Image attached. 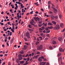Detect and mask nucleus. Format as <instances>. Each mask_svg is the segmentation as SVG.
Segmentation results:
<instances>
[{
	"label": "nucleus",
	"mask_w": 65,
	"mask_h": 65,
	"mask_svg": "<svg viewBox=\"0 0 65 65\" xmlns=\"http://www.w3.org/2000/svg\"><path fill=\"white\" fill-rule=\"evenodd\" d=\"M60 28V25L59 24H57L55 26V27H54L53 29L54 30H57L59 29Z\"/></svg>",
	"instance_id": "nucleus-1"
},
{
	"label": "nucleus",
	"mask_w": 65,
	"mask_h": 65,
	"mask_svg": "<svg viewBox=\"0 0 65 65\" xmlns=\"http://www.w3.org/2000/svg\"><path fill=\"white\" fill-rule=\"evenodd\" d=\"M37 50H40L42 49L43 47L42 45H40L39 47H38V46H37Z\"/></svg>",
	"instance_id": "nucleus-2"
},
{
	"label": "nucleus",
	"mask_w": 65,
	"mask_h": 65,
	"mask_svg": "<svg viewBox=\"0 0 65 65\" xmlns=\"http://www.w3.org/2000/svg\"><path fill=\"white\" fill-rule=\"evenodd\" d=\"M22 55L21 54L19 55H18V57H19V61H20V60H22V59H23V57H22Z\"/></svg>",
	"instance_id": "nucleus-3"
},
{
	"label": "nucleus",
	"mask_w": 65,
	"mask_h": 65,
	"mask_svg": "<svg viewBox=\"0 0 65 65\" xmlns=\"http://www.w3.org/2000/svg\"><path fill=\"white\" fill-rule=\"evenodd\" d=\"M34 19L36 22H37V20H38L39 21V20H40V18H38V17H37V18L35 17L34 18Z\"/></svg>",
	"instance_id": "nucleus-4"
},
{
	"label": "nucleus",
	"mask_w": 65,
	"mask_h": 65,
	"mask_svg": "<svg viewBox=\"0 0 65 65\" xmlns=\"http://www.w3.org/2000/svg\"><path fill=\"white\" fill-rule=\"evenodd\" d=\"M26 36L27 37V38H30L29 35V33L28 32L26 33Z\"/></svg>",
	"instance_id": "nucleus-5"
},
{
	"label": "nucleus",
	"mask_w": 65,
	"mask_h": 65,
	"mask_svg": "<svg viewBox=\"0 0 65 65\" xmlns=\"http://www.w3.org/2000/svg\"><path fill=\"white\" fill-rule=\"evenodd\" d=\"M46 63V62H42L41 63H40V65H45V64Z\"/></svg>",
	"instance_id": "nucleus-6"
},
{
	"label": "nucleus",
	"mask_w": 65,
	"mask_h": 65,
	"mask_svg": "<svg viewBox=\"0 0 65 65\" xmlns=\"http://www.w3.org/2000/svg\"><path fill=\"white\" fill-rule=\"evenodd\" d=\"M60 27H61V28H63V27H64V24L62 23L60 24Z\"/></svg>",
	"instance_id": "nucleus-7"
},
{
	"label": "nucleus",
	"mask_w": 65,
	"mask_h": 65,
	"mask_svg": "<svg viewBox=\"0 0 65 65\" xmlns=\"http://www.w3.org/2000/svg\"><path fill=\"white\" fill-rule=\"evenodd\" d=\"M62 58L61 57H60L58 59V62H59L60 60H61V61H62Z\"/></svg>",
	"instance_id": "nucleus-8"
},
{
	"label": "nucleus",
	"mask_w": 65,
	"mask_h": 65,
	"mask_svg": "<svg viewBox=\"0 0 65 65\" xmlns=\"http://www.w3.org/2000/svg\"><path fill=\"white\" fill-rule=\"evenodd\" d=\"M52 23H53V24H54V25H56V22L54 21H52Z\"/></svg>",
	"instance_id": "nucleus-9"
},
{
	"label": "nucleus",
	"mask_w": 65,
	"mask_h": 65,
	"mask_svg": "<svg viewBox=\"0 0 65 65\" xmlns=\"http://www.w3.org/2000/svg\"><path fill=\"white\" fill-rule=\"evenodd\" d=\"M38 60L39 62H42V59L40 57L39 58Z\"/></svg>",
	"instance_id": "nucleus-10"
},
{
	"label": "nucleus",
	"mask_w": 65,
	"mask_h": 65,
	"mask_svg": "<svg viewBox=\"0 0 65 65\" xmlns=\"http://www.w3.org/2000/svg\"><path fill=\"white\" fill-rule=\"evenodd\" d=\"M20 54H24V51L22 50L20 51Z\"/></svg>",
	"instance_id": "nucleus-11"
},
{
	"label": "nucleus",
	"mask_w": 65,
	"mask_h": 65,
	"mask_svg": "<svg viewBox=\"0 0 65 65\" xmlns=\"http://www.w3.org/2000/svg\"><path fill=\"white\" fill-rule=\"evenodd\" d=\"M24 48H24V50H25V49L26 50V49L27 48V46L26 45H25L24 46Z\"/></svg>",
	"instance_id": "nucleus-12"
},
{
	"label": "nucleus",
	"mask_w": 65,
	"mask_h": 65,
	"mask_svg": "<svg viewBox=\"0 0 65 65\" xmlns=\"http://www.w3.org/2000/svg\"><path fill=\"white\" fill-rule=\"evenodd\" d=\"M48 25L52 26V25H53V24L51 22H48Z\"/></svg>",
	"instance_id": "nucleus-13"
},
{
	"label": "nucleus",
	"mask_w": 65,
	"mask_h": 65,
	"mask_svg": "<svg viewBox=\"0 0 65 65\" xmlns=\"http://www.w3.org/2000/svg\"><path fill=\"white\" fill-rule=\"evenodd\" d=\"M58 40H59V41H61L62 40V38H59L58 39Z\"/></svg>",
	"instance_id": "nucleus-14"
},
{
	"label": "nucleus",
	"mask_w": 65,
	"mask_h": 65,
	"mask_svg": "<svg viewBox=\"0 0 65 65\" xmlns=\"http://www.w3.org/2000/svg\"><path fill=\"white\" fill-rule=\"evenodd\" d=\"M34 20L32 19L31 21L30 22V23H34Z\"/></svg>",
	"instance_id": "nucleus-15"
},
{
	"label": "nucleus",
	"mask_w": 65,
	"mask_h": 65,
	"mask_svg": "<svg viewBox=\"0 0 65 65\" xmlns=\"http://www.w3.org/2000/svg\"><path fill=\"white\" fill-rule=\"evenodd\" d=\"M59 50L60 52H62V48H60L59 49Z\"/></svg>",
	"instance_id": "nucleus-16"
},
{
	"label": "nucleus",
	"mask_w": 65,
	"mask_h": 65,
	"mask_svg": "<svg viewBox=\"0 0 65 65\" xmlns=\"http://www.w3.org/2000/svg\"><path fill=\"white\" fill-rule=\"evenodd\" d=\"M13 40H14V39H12L11 41V43H13Z\"/></svg>",
	"instance_id": "nucleus-17"
},
{
	"label": "nucleus",
	"mask_w": 65,
	"mask_h": 65,
	"mask_svg": "<svg viewBox=\"0 0 65 65\" xmlns=\"http://www.w3.org/2000/svg\"><path fill=\"white\" fill-rule=\"evenodd\" d=\"M48 28H49V29H53V26H51V27H48Z\"/></svg>",
	"instance_id": "nucleus-18"
},
{
	"label": "nucleus",
	"mask_w": 65,
	"mask_h": 65,
	"mask_svg": "<svg viewBox=\"0 0 65 65\" xmlns=\"http://www.w3.org/2000/svg\"><path fill=\"white\" fill-rule=\"evenodd\" d=\"M24 63V61H20V64H23Z\"/></svg>",
	"instance_id": "nucleus-19"
},
{
	"label": "nucleus",
	"mask_w": 65,
	"mask_h": 65,
	"mask_svg": "<svg viewBox=\"0 0 65 65\" xmlns=\"http://www.w3.org/2000/svg\"><path fill=\"white\" fill-rule=\"evenodd\" d=\"M53 43L55 44L56 43V42L55 41H54L53 42Z\"/></svg>",
	"instance_id": "nucleus-20"
},
{
	"label": "nucleus",
	"mask_w": 65,
	"mask_h": 65,
	"mask_svg": "<svg viewBox=\"0 0 65 65\" xmlns=\"http://www.w3.org/2000/svg\"><path fill=\"white\" fill-rule=\"evenodd\" d=\"M28 27L30 28H32V25L30 24H29L28 25Z\"/></svg>",
	"instance_id": "nucleus-21"
},
{
	"label": "nucleus",
	"mask_w": 65,
	"mask_h": 65,
	"mask_svg": "<svg viewBox=\"0 0 65 65\" xmlns=\"http://www.w3.org/2000/svg\"><path fill=\"white\" fill-rule=\"evenodd\" d=\"M24 39L25 41H28V39L26 38L25 37L24 38Z\"/></svg>",
	"instance_id": "nucleus-22"
},
{
	"label": "nucleus",
	"mask_w": 65,
	"mask_h": 65,
	"mask_svg": "<svg viewBox=\"0 0 65 65\" xmlns=\"http://www.w3.org/2000/svg\"><path fill=\"white\" fill-rule=\"evenodd\" d=\"M40 58H41V59H44V57L43 56H41Z\"/></svg>",
	"instance_id": "nucleus-23"
},
{
	"label": "nucleus",
	"mask_w": 65,
	"mask_h": 65,
	"mask_svg": "<svg viewBox=\"0 0 65 65\" xmlns=\"http://www.w3.org/2000/svg\"><path fill=\"white\" fill-rule=\"evenodd\" d=\"M50 30H48V31H46V33H49L50 32Z\"/></svg>",
	"instance_id": "nucleus-24"
},
{
	"label": "nucleus",
	"mask_w": 65,
	"mask_h": 65,
	"mask_svg": "<svg viewBox=\"0 0 65 65\" xmlns=\"http://www.w3.org/2000/svg\"><path fill=\"white\" fill-rule=\"evenodd\" d=\"M54 18V16L53 15H52L51 17L52 19H53Z\"/></svg>",
	"instance_id": "nucleus-25"
},
{
	"label": "nucleus",
	"mask_w": 65,
	"mask_h": 65,
	"mask_svg": "<svg viewBox=\"0 0 65 65\" xmlns=\"http://www.w3.org/2000/svg\"><path fill=\"white\" fill-rule=\"evenodd\" d=\"M61 55V53H59L58 54V57H60V56Z\"/></svg>",
	"instance_id": "nucleus-26"
},
{
	"label": "nucleus",
	"mask_w": 65,
	"mask_h": 65,
	"mask_svg": "<svg viewBox=\"0 0 65 65\" xmlns=\"http://www.w3.org/2000/svg\"><path fill=\"white\" fill-rule=\"evenodd\" d=\"M39 42L37 41L36 43V45H37V44H39Z\"/></svg>",
	"instance_id": "nucleus-27"
},
{
	"label": "nucleus",
	"mask_w": 65,
	"mask_h": 65,
	"mask_svg": "<svg viewBox=\"0 0 65 65\" xmlns=\"http://www.w3.org/2000/svg\"><path fill=\"white\" fill-rule=\"evenodd\" d=\"M51 4V1H49L48 2V5H50Z\"/></svg>",
	"instance_id": "nucleus-28"
},
{
	"label": "nucleus",
	"mask_w": 65,
	"mask_h": 65,
	"mask_svg": "<svg viewBox=\"0 0 65 65\" xmlns=\"http://www.w3.org/2000/svg\"><path fill=\"white\" fill-rule=\"evenodd\" d=\"M45 35L44 34V35H43L42 36V37H44V38H43V39H44V38H45Z\"/></svg>",
	"instance_id": "nucleus-29"
},
{
	"label": "nucleus",
	"mask_w": 65,
	"mask_h": 65,
	"mask_svg": "<svg viewBox=\"0 0 65 65\" xmlns=\"http://www.w3.org/2000/svg\"><path fill=\"white\" fill-rule=\"evenodd\" d=\"M50 8H51V6L50 5H48V8L49 9H50Z\"/></svg>",
	"instance_id": "nucleus-30"
},
{
	"label": "nucleus",
	"mask_w": 65,
	"mask_h": 65,
	"mask_svg": "<svg viewBox=\"0 0 65 65\" xmlns=\"http://www.w3.org/2000/svg\"><path fill=\"white\" fill-rule=\"evenodd\" d=\"M28 30L29 31H33V30L30 29H28Z\"/></svg>",
	"instance_id": "nucleus-31"
},
{
	"label": "nucleus",
	"mask_w": 65,
	"mask_h": 65,
	"mask_svg": "<svg viewBox=\"0 0 65 65\" xmlns=\"http://www.w3.org/2000/svg\"><path fill=\"white\" fill-rule=\"evenodd\" d=\"M11 30L12 32H14V30H13V29H12V28L11 29Z\"/></svg>",
	"instance_id": "nucleus-32"
},
{
	"label": "nucleus",
	"mask_w": 65,
	"mask_h": 65,
	"mask_svg": "<svg viewBox=\"0 0 65 65\" xmlns=\"http://www.w3.org/2000/svg\"><path fill=\"white\" fill-rule=\"evenodd\" d=\"M58 17L57 16H56L54 17V18L55 19H58Z\"/></svg>",
	"instance_id": "nucleus-33"
},
{
	"label": "nucleus",
	"mask_w": 65,
	"mask_h": 65,
	"mask_svg": "<svg viewBox=\"0 0 65 65\" xmlns=\"http://www.w3.org/2000/svg\"><path fill=\"white\" fill-rule=\"evenodd\" d=\"M59 17L60 19H62V15H59Z\"/></svg>",
	"instance_id": "nucleus-34"
},
{
	"label": "nucleus",
	"mask_w": 65,
	"mask_h": 65,
	"mask_svg": "<svg viewBox=\"0 0 65 65\" xmlns=\"http://www.w3.org/2000/svg\"><path fill=\"white\" fill-rule=\"evenodd\" d=\"M42 24H39V25L38 26L39 27H41V26H42Z\"/></svg>",
	"instance_id": "nucleus-35"
},
{
	"label": "nucleus",
	"mask_w": 65,
	"mask_h": 65,
	"mask_svg": "<svg viewBox=\"0 0 65 65\" xmlns=\"http://www.w3.org/2000/svg\"><path fill=\"white\" fill-rule=\"evenodd\" d=\"M54 10L55 13H57V10L56 9H55Z\"/></svg>",
	"instance_id": "nucleus-36"
},
{
	"label": "nucleus",
	"mask_w": 65,
	"mask_h": 65,
	"mask_svg": "<svg viewBox=\"0 0 65 65\" xmlns=\"http://www.w3.org/2000/svg\"><path fill=\"white\" fill-rule=\"evenodd\" d=\"M5 26H6V28H7V27H8V25H7V24H6L5 25Z\"/></svg>",
	"instance_id": "nucleus-37"
},
{
	"label": "nucleus",
	"mask_w": 65,
	"mask_h": 65,
	"mask_svg": "<svg viewBox=\"0 0 65 65\" xmlns=\"http://www.w3.org/2000/svg\"><path fill=\"white\" fill-rule=\"evenodd\" d=\"M39 56V55H37L36 56H35V58H36V59H37V57H38Z\"/></svg>",
	"instance_id": "nucleus-38"
},
{
	"label": "nucleus",
	"mask_w": 65,
	"mask_h": 65,
	"mask_svg": "<svg viewBox=\"0 0 65 65\" xmlns=\"http://www.w3.org/2000/svg\"><path fill=\"white\" fill-rule=\"evenodd\" d=\"M37 55L39 54H40V52H37Z\"/></svg>",
	"instance_id": "nucleus-39"
},
{
	"label": "nucleus",
	"mask_w": 65,
	"mask_h": 65,
	"mask_svg": "<svg viewBox=\"0 0 65 65\" xmlns=\"http://www.w3.org/2000/svg\"><path fill=\"white\" fill-rule=\"evenodd\" d=\"M23 59H24V61H27V58H26V59L25 58H23Z\"/></svg>",
	"instance_id": "nucleus-40"
},
{
	"label": "nucleus",
	"mask_w": 65,
	"mask_h": 65,
	"mask_svg": "<svg viewBox=\"0 0 65 65\" xmlns=\"http://www.w3.org/2000/svg\"><path fill=\"white\" fill-rule=\"evenodd\" d=\"M40 35L41 36H42L43 35V33H41L40 34Z\"/></svg>",
	"instance_id": "nucleus-41"
},
{
	"label": "nucleus",
	"mask_w": 65,
	"mask_h": 65,
	"mask_svg": "<svg viewBox=\"0 0 65 65\" xmlns=\"http://www.w3.org/2000/svg\"><path fill=\"white\" fill-rule=\"evenodd\" d=\"M19 24V23H17L15 25V27L16 26H18V25Z\"/></svg>",
	"instance_id": "nucleus-42"
},
{
	"label": "nucleus",
	"mask_w": 65,
	"mask_h": 65,
	"mask_svg": "<svg viewBox=\"0 0 65 65\" xmlns=\"http://www.w3.org/2000/svg\"><path fill=\"white\" fill-rule=\"evenodd\" d=\"M53 39H55V40H56V39H57V38H56V37H54Z\"/></svg>",
	"instance_id": "nucleus-43"
},
{
	"label": "nucleus",
	"mask_w": 65,
	"mask_h": 65,
	"mask_svg": "<svg viewBox=\"0 0 65 65\" xmlns=\"http://www.w3.org/2000/svg\"><path fill=\"white\" fill-rule=\"evenodd\" d=\"M50 35L49 34H47L46 35L48 37H50V36H49Z\"/></svg>",
	"instance_id": "nucleus-44"
},
{
	"label": "nucleus",
	"mask_w": 65,
	"mask_h": 65,
	"mask_svg": "<svg viewBox=\"0 0 65 65\" xmlns=\"http://www.w3.org/2000/svg\"><path fill=\"white\" fill-rule=\"evenodd\" d=\"M45 30L46 31H48V28H45Z\"/></svg>",
	"instance_id": "nucleus-45"
},
{
	"label": "nucleus",
	"mask_w": 65,
	"mask_h": 65,
	"mask_svg": "<svg viewBox=\"0 0 65 65\" xmlns=\"http://www.w3.org/2000/svg\"><path fill=\"white\" fill-rule=\"evenodd\" d=\"M33 11H32L30 13V14H33Z\"/></svg>",
	"instance_id": "nucleus-46"
},
{
	"label": "nucleus",
	"mask_w": 65,
	"mask_h": 65,
	"mask_svg": "<svg viewBox=\"0 0 65 65\" xmlns=\"http://www.w3.org/2000/svg\"><path fill=\"white\" fill-rule=\"evenodd\" d=\"M52 8L53 9H54V10H55V8L53 7H52Z\"/></svg>",
	"instance_id": "nucleus-47"
},
{
	"label": "nucleus",
	"mask_w": 65,
	"mask_h": 65,
	"mask_svg": "<svg viewBox=\"0 0 65 65\" xmlns=\"http://www.w3.org/2000/svg\"><path fill=\"white\" fill-rule=\"evenodd\" d=\"M41 23H42V22L41 21H39L38 23H39V24H41Z\"/></svg>",
	"instance_id": "nucleus-48"
},
{
	"label": "nucleus",
	"mask_w": 65,
	"mask_h": 65,
	"mask_svg": "<svg viewBox=\"0 0 65 65\" xmlns=\"http://www.w3.org/2000/svg\"><path fill=\"white\" fill-rule=\"evenodd\" d=\"M30 24H31L32 25H33V26H34V24L33 23H30Z\"/></svg>",
	"instance_id": "nucleus-49"
},
{
	"label": "nucleus",
	"mask_w": 65,
	"mask_h": 65,
	"mask_svg": "<svg viewBox=\"0 0 65 65\" xmlns=\"http://www.w3.org/2000/svg\"><path fill=\"white\" fill-rule=\"evenodd\" d=\"M49 13H50V14L53 13V12H52L51 11H50L49 12Z\"/></svg>",
	"instance_id": "nucleus-50"
},
{
	"label": "nucleus",
	"mask_w": 65,
	"mask_h": 65,
	"mask_svg": "<svg viewBox=\"0 0 65 65\" xmlns=\"http://www.w3.org/2000/svg\"><path fill=\"white\" fill-rule=\"evenodd\" d=\"M38 2H37V3H34V4H35V5H37V4H38Z\"/></svg>",
	"instance_id": "nucleus-51"
},
{
	"label": "nucleus",
	"mask_w": 65,
	"mask_h": 65,
	"mask_svg": "<svg viewBox=\"0 0 65 65\" xmlns=\"http://www.w3.org/2000/svg\"><path fill=\"white\" fill-rule=\"evenodd\" d=\"M44 25L45 26V27H46V26H47V24L46 23L45 24H44Z\"/></svg>",
	"instance_id": "nucleus-52"
},
{
	"label": "nucleus",
	"mask_w": 65,
	"mask_h": 65,
	"mask_svg": "<svg viewBox=\"0 0 65 65\" xmlns=\"http://www.w3.org/2000/svg\"><path fill=\"white\" fill-rule=\"evenodd\" d=\"M52 47L51 46H50L49 47V48H50V49H52Z\"/></svg>",
	"instance_id": "nucleus-53"
},
{
	"label": "nucleus",
	"mask_w": 65,
	"mask_h": 65,
	"mask_svg": "<svg viewBox=\"0 0 65 65\" xmlns=\"http://www.w3.org/2000/svg\"><path fill=\"white\" fill-rule=\"evenodd\" d=\"M47 39H48L47 38H46L45 39V40H47Z\"/></svg>",
	"instance_id": "nucleus-54"
},
{
	"label": "nucleus",
	"mask_w": 65,
	"mask_h": 65,
	"mask_svg": "<svg viewBox=\"0 0 65 65\" xmlns=\"http://www.w3.org/2000/svg\"><path fill=\"white\" fill-rule=\"evenodd\" d=\"M25 44H26L27 45H29V44L28 43H27L26 42V43H25Z\"/></svg>",
	"instance_id": "nucleus-55"
},
{
	"label": "nucleus",
	"mask_w": 65,
	"mask_h": 65,
	"mask_svg": "<svg viewBox=\"0 0 65 65\" xmlns=\"http://www.w3.org/2000/svg\"><path fill=\"white\" fill-rule=\"evenodd\" d=\"M61 64H64V62H62V61H61Z\"/></svg>",
	"instance_id": "nucleus-56"
},
{
	"label": "nucleus",
	"mask_w": 65,
	"mask_h": 65,
	"mask_svg": "<svg viewBox=\"0 0 65 65\" xmlns=\"http://www.w3.org/2000/svg\"><path fill=\"white\" fill-rule=\"evenodd\" d=\"M3 13H4V12L3 11L1 13V14H3Z\"/></svg>",
	"instance_id": "nucleus-57"
},
{
	"label": "nucleus",
	"mask_w": 65,
	"mask_h": 65,
	"mask_svg": "<svg viewBox=\"0 0 65 65\" xmlns=\"http://www.w3.org/2000/svg\"><path fill=\"white\" fill-rule=\"evenodd\" d=\"M22 20L21 19L19 21V23L20 24L21 23V20Z\"/></svg>",
	"instance_id": "nucleus-58"
},
{
	"label": "nucleus",
	"mask_w": 65,
	"mask_h": 65,
	"mask_svg": "<svg viewBox=\"0 0 65 65\" xmlns=\"http://www.w3.org/2000/svg\"><path fill=\"white\" fill-rule=\"evenodd\" d=\"M2 46L3 47H5V45H4V44H3L2 45Z\"/></svg>",
	"instance_id": "nucleus-59"
},
{
	"label": "nucleus",
	"mask_w": 65,
	"mask_h": 65,
	"mask_svg": "<svg viewBox=\"0 0 65 65\" xmlns=\"http://www.w3.org/2000/svg\"><path fill=\"white\" fill-rule=\"evenodd\" d=\"M43 32L45 33V30H44L43 31Z\"/></svg>",
	"instance_id": "nucleus-60"
},
{
	"label": "nucleus",
	"mask_w": 65,
	"mask_h": 65,
	"mask_svg": "<svg viewBox=\"0 0 65 65\" xmlns=\"http://www.w3.org/2000/svg\"><path fill=\"white\" fill-rule=\"evenodd\" d=\"M37 40L38 41H39V38H38L37 39Z\"/></svg>",
	"instance_id": "nucleus-61"
},
{
	"label": "nucleus",
	"mask_w": 65,
	"mask_h": 65,
	"mask_svg": "<svg viewBox=\"0 0 65 65\" xmlns=\"http://www.w3.org/2000/svg\"><path fill=\"white\" fill-rule=\"evenodd\" d=\"M32 56H33V55H34V53H32Z\"/></svg>",
	"instance_id": "nucleus-62"
},
{
	"label": "nucleus",
	"mask_w": 65,
	"mask_h": 65,
	"mask_svg": "<svg viewBox=\"0 0 65 65\" xmlns=\"http://www.w3.org/2000/svg\"><path fill=\"white\" fill-rule=\"evenodd\" d=\"M42 29H43L44 30V29L45 28H44V27H42Z\"/></svg>",
	"instance_id": "nucleus-63"
},
{
	"label": "nucleus",
	"mask_w": 65,
	"mask_h": 65,
	"mask_svg": "<svg viewBox=\"0 0 65 65\" xmlns=\"http://www.w3.org/2000/svg\"><path fill=\"white\" fill-rule=\"evenodd\" d=\"M11 64H10V62H9L8 64V65H11Z\"/></svg>",
	"instance_id": "nucleus-64"
}]
</instances>
